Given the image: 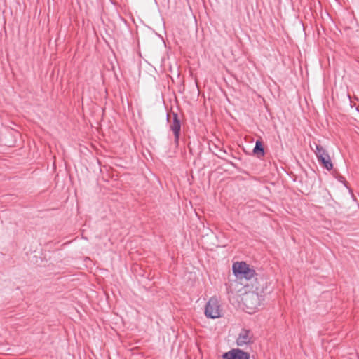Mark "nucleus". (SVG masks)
<instances>
[{
  "label": "nucleus",
  "mask_w": 359,
  "mask_h": 359,
  "mask_svg": "<svg viewBox=\"0 0 359 359\" xmlns=\"http://www.w3.org/2000/svg\"><path fill=\"white\" fill-rule=\"evenodd\" d=\"M253 334L250 330L242 329L236 339V344L239 346L249 345L253 343Z\"/></svg>",
  "instance_id": "423d86ee"
},
{
  "label": "nucleus",
  "mask_w": 359,
  "mask_h": 359,
  "mask_svg": "<svg viewBox=\"0 0 359 359\" xmlns=\"http://www.w3.org/2000/svg\"><path fill=\"white\" fill-rule=\"evenodd\" d=\"M220 151L224 153V154H226V151L224 150V149H220Z\"/></svg>",
  "instance_id": "9b49d317"
},
{
  "label": "nucleus",
  "mask_w": 359,
  "mask_h": 359,
  "mask_svg": "<svg viewBox=\"0 0 359 359\" xmlns=\"http://www.w3.org/2000/svg\"><path fill=\"white\" fill-rule=\"evenodd\" d=\"M314 146L315 149L311 148L314 151L320 165L328 171L332 170L333 163L327 150L320 144L314 143Z\"/></svg>",
  "instance_id": "f03ea898"
},
{
  "label": "nucleus",
  "mask_w": 359,
  "mask_h": 359,
  "mask_svg": "<svg viewBox=\"0 0 359 359\" xmlns=\"http://www.w3.org/2000/svg\"><path fill=\"white\" fill-rule=\"evenodd\" d=\"M253 154L258 158H262L265 155V150L263 141L262 139H258L255 142V147L252 150Z\"/></svg>",
  "instance_id": "6e6552de"
},
{
  "label": "nucleus",
  "mask_w": 359,
  "mask_h": 359,
  "mask_svg": "<svg viewBox=\"0 0 359 359\" xmlns=\"http://www.w3.org/2000/svg\"><path fill=\"white\" fill-rule=\"evenodd\" d=\"M167 121L170 123V130L174 135L175 145L176 147H178L181 135L182 119L177 113L172 111L171 113L168 114Z\"/></svg>",
  "instance_id": "f257e3e1"
},
{
  "label": "nucleus",
  "mask_w": 359,
  "mask_h": 359,
  "mask_svg": "<svg viewBox=\"0 0 359 359\" xmlns=\"http://www.w3.org/2000/svg\"><path fill=\"white\" fill-rule=\"evenodd\" d=\"M223 359H250V353L240 348H233L222 355Z\"/></svg>",
  "instance_id": "39448f33"
},
{
  "label": "nucleus",
  "mask_w": 359,
  "mask_h": 359,
  "mask_svg": "<svg viewBox=\"0 0 359 359\" xmlns=\"http://www.w3.org/2000/svg\"><path fill=\"white\" fill-rule=\"evenodd\" d=\"M217 156H218L219 158H220L221 159H222V160L225 161L227 163L230 164V165H232L233 167L236 168V164H235L234 163H233L232 161H229V160L226 159L223 156H222V155H217Z\"/></svg>",
  "instance_id": "9d476101"
},
{
  "label": "nucleus",
  "mask_w": 359,
  "mask_h": 359,
  "mask_svg": "<svg viewBox=\"0 0 359 359\" xmlns=\"http://www.w3.org/2000/svg\"><path fill=\"white\" fill-rule=\"evenodd\" d=\"M244 304L250 309H255L259 305V297L257 293H247L243 297Z\"/></svg>",
  "instance_id": "0eeeda50"
},
{
  "label": "nucleus",
  "mask_w": 359,
  "mask_h": 359,
  "mask_svg": "<svg viewBox=\"0 0 359 359\" xmlns=\"http://www.w3.org/2000/svg\"><path fill=\"white\" fill-rule=\"evenodd\" d=\"M335 177L338 181L344 183V185L347 187V182L343 176L338 174Z\"/></svg>",
  "instance_id": "1a4fd4ad"
},
{
  "label": "nucleus",
  "mask_w": 359,
  "mask_h": 359,
  "mask_svg": "<svg viewBox=\"0 0 359 359\" xmlns=\"http://www.w3.org/2000/svg\"><path fill=\"white\" fill-rule=\"evenodd\" d=\"M222 309L218 300L212 297L207 302L205 307V315L208 318H217L221 316Z\"/></svg>",
  "instance_id": "20e7f679"
},
{
  "label": "nucleus",
  "mask_w": 359,
  "mask_h": 359,
  "mask_svg": "<svg viewBox=\"0 0 359 359\" xmlns=\"http://www.w3.org/2000/svg\"><path fill=\"white\" fill-rule=\"evenodd\" d=\"M232 270L236 277H243L247 280H250L257 275L255 271L245 262L233 263Z\"/></svg>",
  "instance_id": "7ed1b4c3"
}]
</instances>
